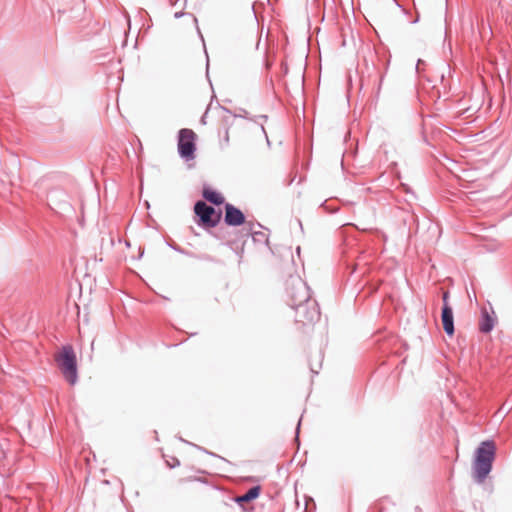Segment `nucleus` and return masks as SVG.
Listing matches in <instances>:
<instances>
[{
  "label": "nucleus",
  "mask_w": 512,
  "mask_h": 512,
  "mask_svg": "<svg viewBox=\"0 0 512 512\" xmlns=\"http://www.w3.org/2000/svg\"><path fill=\"white\" fill-rule=\"evenodd\" d=\"M493 326H494L493 319L488 315L487 312H485L483 315V320L480 324V330L482 332L487 333L492 330Z\"/></svg>",
  "instance_id": "9d476101"
},
{
  "label": "nucleus",
  "mask_w": 512,
  "mask_h": 512,
  "mask_svg": "<svg viewBox=\"0 0 512 512\" xmlns=\"http://www.w3.org/2000/svg\"><path fill=\"white\" fill-rule=\"evenodd\" d=\"M202 195L205 200L215 205H220L225 201L224 196L220 192L209 187L203 189Z\"/></svg>",
  "instance_id": "6e6552de"
},
{
  "label": "nucleus",
  "mask_w": 512,
  "mask_h": 512,
  "mask_svg": "<svg viewBox=\"0 0 512 512\" xmlns=\"http://www.w3.org/2000/svg\"><path fill=\"white\" fill-rule=\"evenodd\" d=\"M245 222L244 214L232 204L225 205V223L229 226H240Z\"/></svg>",
  "instance_id": "423d86ee"
},
{
  "label": "nucleus",
  "mask_w": 512,
  "mask_h": 512,
  "mask_svg": "<svg viewBox=\"0 0 512 512\" xmlns=\"http://www.w3.org/2000/svg\"><path fill=\"white\" fill-rule=\"evenodd\" d=\"M55 360L64 378L74 385L77 382L76 355L71 346H65L56 354Z\"/></svg>",
  "instance_id": "7ed1b4c3"
},
{
  "label": "nucleus",
  "mask_w": 512,
  "mask_h": 512,
  "mask_svg": "<svg viewBox=\"0 0 512 512\" xmlns=\"http://www.w3.org/2000/svg\"><path fill=\"white\" fill-rule=\"evenodd\" d=\"M194 212L200 219V224L204 227H215L221 219V212H216L211 206L203 201L196 202Z\"/></svg>",
  "instance_id": "39448f33"
},
{
  "label": "nucleus",
  "mask_w": 512,
  "mask_h": 512,
  "mask_svg": "<svg viewBox=\"0 0 512 512\" xmlns=\"http://www.w3.org/2000/svg\"><path fill=\"white\" fill-rule=\"evenodd\" d=\"M166 463L170 468H175L180 465L179 460L175 457H171L170 460H166Z\"/></svg>",
  "instance_id": "f8f14e48"
},
{
  "label": "nucleus",
  "mask_w": 512,
  "mask_h": 512,
  "mask_svg": "<svg viewBox=\"0 0 512 512\" xmlns=\"http://www.w3.org/2000/svg\"><path fill=\"white\" fill-rule=\"evenodd\" d=\"M259 494H260V487L255 486V487L250 488L245 494L237 497L236 501L238 503L249 502V501L257 498L259 496Z\"/></svg>",
  "instance_id": "1a4fd4ad"
},
{
  "label": "nucleus",
  "mask_w": 512,
  "mask_h": 512,
  "mask_svg": "<svg viewBox=\"0 0 512 512\" xmlns=\"http://www.w3.org/2000/svg\"><path fill=\"white\" fill-rule=\"evenodd\" d=\"M448 297H449L448 292H445V293L443 294V302H444V304H445V303H448V302H447V301H448Z\"/></svg>",
  "instance_id": "ddd939ff"
},
{
  "label": "nucleus",
  "mask_w": 512,
  "mask_h": 512,
  "mask_svg": "<svg viewBox=\"0 0 512 512\" xmlns=\"http://www.w3.org/2000/svg\"><path fill=\"white\" fill-rule=\"evenodd\" d=\"M441 320L444 331L449 336H452L454 334L453 311L452 308L448 305V303H445V305H443Z\"/></svg>",
  "instance_id": "0eeeda50"
},
{
  "label": "nucleus",
  "mask_w": 512,
  "mask_h": 512,
  "mask_svg": "<svg viewBox=\"0 0 512 512\" xmlns=\"http://www.w3.org/2000/svg\"><path fill=\"white\" fill-rule=\"evenodd\" d=\"M229 118H225L222 120L221 126L219 128V135L223 134V141L224 143H229V124H228Z\"/></svg>",
  "instance_id": "9b49d317"
},
{
  "label": "nucleus",
  "mask_w": 512,
  "mask_h": 512,
  "mask_svg": "<svg viewBox=\"0 0 512 512\" xmlns=\"http://www.w3.org/2000/svg\"><path fill=\"white\" fill-rule=\"evenodd\" d=\"M494 444L492 442H484L477 450L476 460L474 462V477L477 482L481 483L490 473L494 458Z\"/></svg>",
  "instance_id": "f03ea898"
},
{
  "label": "nucleus",
  "mask_w": 512,
  "mask_h": 512,
  "mask_svg": "<svg viewBox=\"0 0 512 512\" xmlns=\"http://www.w3.org/2000/svg\"><path fill=\"white\" fill-rule=\"evenodd\" d=\"M289 297L291 306L295 309L300 308L303 304L308 306V316L305 317L307 321L312 322L319 312L316 304L310 302V290L308 286L301 280H296L291 284L289 290Z\"/></svg>",
  "instance_id": "f257e3e1"
},
{
  "label": "nucleus",
  "mask_w": 512,
  "mask_h": 512,
  "mask_svg": "<svg viewBox=\"0 0 512 512\" xmlns=\"http://www.w3.org/2000/svg\"><path fill=\"white\" fill-rule=\"evenodd\" d=\"M196 133L188 128L181 129L178 136V152L186 160H192L195 157Z\"/></svg>",
  "instance_id": "20e7f679"
}]
</instances>
